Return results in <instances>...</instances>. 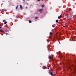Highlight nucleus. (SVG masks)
<instances>
[{"instance_id":"1","label":"nucleus","mask_w":76,"mask_h":76,"mask_svg":"<svg viewBox=\"0 0 76 76\" xmlns=\"http://www.w3.org/2000/svg\"><path fill=\"white\" fill-rule=\"evenodd\" d=\"M54 57V55H52L51 56H49L48 57V58L50 60L51 59H53V58Z\"/></svg>"},{"instance_id":"2","label":"nucleus","mask_w":76,"mask_h":76,"mask_svg":"<svg viewBox=\"0 0 76 76\" xmlns=\"http://www.w3.org/2000/svg\"><path fill=\"white\" fill-rule=\"evenodd\" d=\"M3 22H4V25H5V24H6V23H7V22L6 21V20H3Z\"/></svg>"},{"instance_id":"3","label":"nucleus","mask_w":76,"mask_h":76,"mask_svg":"<svg viewBox=\"0 0 76 76\" xmlns=\"http://www.w3.org/2000/svg\"><path fill=\"white\" fill-rule=\"evenodd\" d=\"M62 16H61V15H60L59 16H58V19H61V18H62Z\"/></svg>"},{"instance_id":"4","label":"nucleus","mask_w":76,"mask_h":76,"mask_svg":"<svg viewBox=\"0 0 76 76\" xmlns=\"http://www.w3.org/2000/svg\"><path fill=\"white\" fill-rule=\"evenodd\" d=\"M42 10H43V9H42L39 10V11L40 12V13H42Z\"/></svg>"},{"instance_id":"5","label":"nucleus","mask_w":76,"mask_h":76,"mask_svg":"<svg viewBox=\"0 0 76 76\" xmlns=\"http://www.w3.org/2000/svg\"><path fill=\"white\" fill-rule=\"evenodd\" d=\"M50 75H51V76H53V72H50L49 73Z\"/></svg>"},{"instance_id":"6","label":"nucleus","mask_w":76,"mask_h":76,"mask_svg":"<svg viewBox=\"0 0 76 76\" xmlns=\"http://www.w3.org/2000/svg\"><path fill=\"white\" fill-rule=\"evenodd\" d=\"M50 35H53V33H52L51 32H50Z\"/></svg>"},{"instance_id":"7","label":"nucleus","mask_w":76,"mask_h":76,"mask_svg":"<svg viewBox=\"0 0 76 76\" xmlns=\"http://www.w3.org/2000/svg\"><path fill=\"white\" fill-rule=\"evenodd\" d=\"M5 32H8V30H7V29L6 28V29L5 30Z\"/></svg>"},{"instance_id":"8","label":"nucleus","mask_w":76,"mask_h":76,"mask_svg":"<svg viewBox=\"0 0 76 76\" xmlns=\"http://www.w3.org/2000/svg\"><path fill=\"white\" fill-rule=\"evenodd\" d=\"M20 9H22V5H20Z\"/></svg>"},{"instance_id":"9","label":"nucleus","mask_w":76,"mask_h":76,"mask_svg":"<svg viewBox=\"0 0 76 76\" xmlns=\"http://www.w3.org/2000/svg\"><path fill=\"white\" fill-rule=\"evenodd\" d=\"M70 12H71V13H73V11H72V10H70Z\"/></svg>"},{"instance_id":"10","label":"nucleus","mask_w":76,"mask_h":76,"mask_svg":"<svg viewBox=\"0 0 76 76\" xmlns=\"http://www.w3.org/2000/svg\"><path fill=\"white\" fill-rule=\"evenodd\" d=\"M29 23H31L32 22V21H31L29 20Z\"/></svg>"},{"instance_id":"11","label":"nucleus","mask_w":76,"mask_h":76,"mask_svg":"<svg viewBox=\"0 0 76 76\" xmlns=\"http://www.w3.org/2000/svg\"><path fill=\"white\" fill-rule=\"evenodd\" d=\"M56 22H58V20H56Z\"/></svg>"},{"instance_id":"12","label":"nucleus","mask_w":76,"mask_h":76,"mask_svg":"<svg viewBox=\"0 0 76 76\" xmlns=\"http://www.w3.org/2000/svg\"><path fill=\"white\" fill-rule=\"evenodd\" d=\"M18 6H17L16 7V9H18Z\"/></svg>"},{"instance_id":"13","label":"nucleus","mask_w":76,"mask_h":76,"mask_svg":"<svg viewBox=\"0 0 76 76\" xmlns=\"http://www.w3.org/2000/svg\"><path fill=\"white\" fill-rule=\"evenodd\" d=\"M4 11H7V10H3Z\"/></svg>"},{"instance_id":"14","label":"nucleus","mask_w":76,"mask_h":76,"mask_svg":"<svg viewBox=\"0 0 76 76\" xmlns=\"http://www.w3.org/2000/svg\"><path fill=\"white\" fill-rule=\"evenodd\" d=\"M44 5H42V7H44Z\"/></svg>"},{"instance_id":"15","label":"nucleus","mask_w":76,"mask_h":76,"mask_svg":"<svg viewBox=\"0 0 76 76\" xmlns=\"http://www.w3.org/2000/svg\"><path fill=\"white\" fill-rule=\"evenodd\" d=\"M35 19H38V17H35Z\"/></svg>"},{"instance_id":"16","label":"nucleus","mask_w":76,"mask_h":76,"mask_svg":"<svg viewBox=\"0 0 76 76\" xmlns=\"http://www.w3.org/2000/svg\"><path fill=\"white\" fill-rule=\"evenodd\" d=\"M0 32H1V31H2V29H1L0 30Z\"/></svg>"},{"instance_id":"17","label":"nucleus","mask_w":76,"mask_h":76,"mask_svg":"<svg viewBox=\"0 0 76 76\" xmlns=\"http://www.w3.org/2000/svg\"><path fill=\"white\" fill-rule=\"evenodd\" d=\"M4 34H6V35H7V33H6L5 32L4 33Z\"/></svg>"},{"instance_id":"18","label":"nucleus","mask_w":76,"mask_h":76,"mask_svg":"<svg viewBox=\"0 0 76 76\" xmlns=\"http://www.w3.org/2000/svg\"><path fill=\"white\" fill-rule=\"evenodd\" d=\"M71 10V8H70L69 9V11H70V10Z\"/></svg>"},{"instance_id":"19","label":"nucleus","mask_w":76,"mask_h":76,"mask_svg":"<svg viewBox=\"0 0 76 76\" xmlns=\"http://www.w3.org/2000/svg\"><path fill=\"white\" fill-rule=\"evenodd\" d=\"M37 1H41V0H37Z\"/></svg>"},{"instance_id":"20","label":"nucleus","mask_w":76,"mask_h":76,"mask_svg":"<svg viewBox=\"0 0 76 76\" xmlns=\"http://www.w3.org/2000/svg\"><path fill=\"white\" fill-rule=\"evenodd\" d=\"M63 28H64V27H66V26H63Z\"/></svg>"},{"instance_id":"21","label":"nucleus","mask_w":76,"mask_h":76,"mask_svg":"<svg viewBox=\"0 0 76 76\" xmlns=\"http://www.w3.org/2000/svg\"><path fill=\"white\" fill-rule=\"evenodd\" d=\"M26 9H28V7H26Z\"/></svg>"},{"instance_id":"22","label":"nucleus","mask_w":76,"mask_h":76,"mask_svg":"<svg viewBox=\"0 0 76 76\" xmlns=\"http://www.w3.org/2000/svg\"><path fill=\"white\" fill-rule=\"evenodd\" d=\"M25 0H22V1H25Z\"/></svg>"},{"instance_id":"23","label":"nucleus","mask_w":76,"mask_h":76,"mask_svg":"<svg viewBox=\"0 0 76 76\" xmlns=\"http://www.w3.org/2000/svg\"><path fill=\"white\" fill-rule=\"evenodd\" d=\"M47 69H49V68H47Z\"/></svg>"},{"instance_id":"24","label":"nucleus","mask_w":76,"mask_h":76,"mask_svg":"<svg viewBox=\"0 0 76 76\" xmlns=\"http://www.w3.org/2000/svg\"><path fill=\"white\" fill-rule=\"evenodd\" d=\"M1 27H0V29H1Z\"/></svg>"},{"instance_id":"25","label":"nucleus","mask_w":76,"mask_h":76,"mask_svg":"<svg viewBox=\"0 0 76 76\" xmlns=\"http://www.w3.org/2000/svg\"><path fill=\"white\" fill-rule=\"evenodd\" d=\"M61 15H63V14H61Z\"/></svg>"},{"instance_id":"26","label":"nucleus","mask_w":76,"mask_h":76,"mask_svg":"<svg viewBox=\"0 0 76 76\" xmlns=\"http://www.w3.org/2000/svg\"><path fill=\"white\" fill-rule=\"evenodd\" d=\"M1 26V25L0 24V26Z\"/></svg>"},{"instance_id":"27","label":"nucleus","mask_w":76,"mask_h":76,"mask_svg":"<svg viewBox=\"0 0 76 76\" xmlns=\"http://www.w3.org/2000/svg\"><path fill=\"white\" fill-rule=\"evenodd\" d=\"M28 0V1H29V0Z\"/></svg>"},{"instance_id":"28","label":"nucleus","mask_w":76,"mask_h":76,"mask_svg":"<svg viewBox=\"0 0 76 76\" xmlns=\"http://www.w3.org/2000/svg\"><path fill=\"white\" fill-rule=\"evenodd\" d=\"M58 41H59V40H58Z\"/></svg>"},{"instance_id":"29","label":"nucleus","mask_w":76,"mask_h":76,"mask_svg":"<svg viewBox=\"0 0 76 76\" xmlns=\"http://www.w3.org/2000/svg\"><path fill=\"white\" fill-rule=\"evenodd\" d=\"M59 53H60V52H59Z\"/></svg>"}]
</instances>
